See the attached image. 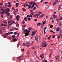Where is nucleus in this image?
<instances>
[{
	"mask_svg": "<svg viewBox=\"0 0 62 62\" xmlns=\"http://www.w3.org/2000/svg\"><path fill=\"white\" fill-rule=\"evenodd\" d=\"M47 45L46 42L45 41H44L43 43L42 46V48H43V47H45Z\"/></svg>",
	"mask_w": 62,
	"mask_h": 62,
	"instance_id": "f257e3e1",
	"label": "nucleus"
},
{
	"mask_svg": "<svg viewBox=\"0 0 62 62\" xmlns=\"http://www.w3.org/2000/svg\"><path fill=\"white\" fill-rule=\"evenodd\" d=\"M35 39L37 41H39V38L38 37V35H36L35 37Z\"/></svg>",
	"mask_w": 62,
	"mask_h": 62,
	"instance_id": "f03ea898",
	"label": "nucleus"
},
{
	"mask_svg": "<svg viewBox=\"0 0 62 62\" xmlns=\"http://www.w3.org/2000/svg\"><path fill=\"white\" fill-rule=\"evenodd\" d=\"M16 19L17 21H19L20 19V16L19 15H17L16 16Z\"/></svg>",
	"mask_w": 62,
	"mask_h": 62,
	"instance_id": "7ed1b4c3",
	"label": "nucleus"
},
{
	"mask_svg": "<svg viewBox=\"0 0 62 62\" xmlns=\"http://www.w3.org/2000/svg\"><path fill=\"white\" fill-rule=\"evenodd\" d=\"M56 60H58L59 61V60H60L59 59V58H60V56H57L56 57Z\"/></svg>",
	"mask_w": 62,
	"mask_h": 62,
	"instance_id": "20e7f679",
	"label": "nucleus"
},
{
	"mask_svg": "<svg viewBox=\"0 0 62 62\" xmlns=\"http://www.w3.org/2000/svg\"><path fill=\"white\" fill-rule=\"evenodd\" d=\"M13 40L14 42H16V41H17V39L16 38H13Z\"/></svg>",
	"mask_w": 62,
	"mask_h": 62,
	"instance_id": "39448f33",
	"label": "nucleus"
},
{
	"mask_svg": "<svg viewBox=\"0 0 62 62\" xmlns=\"http://www.w3.org/2000/svg\"><path fill=\"white\" fill-rule=\"evenodd\" d=\"M6 14L7 15V16H8V17H9V16L10 15V14L8 12H8H6Z\"/></svg>",
	"mask_w": 62,
	"mask_h": 62,
	"instance_id": "423d86ee",
	"label": "nucleus"
},
{
	"mask_svg": "<svg viewBox=\"0 0 62 62\" xmlns=\"http://www.w3.org/2000/svg\"><path fill=\"white\" fill-rule=\"evenodd\" d=\"M46 28H47V27H46L44 28L45 29L44 30V34H46V32H45V31H46Z\"/></svg>",
	"mask_w": 62,
	"mask_h": 62,
	"instance_id": "0eeeda50",
	"label": "nucleus"
},
{
	"mask_svg": "<svg viewBox=\"0 0 62 62\" xmlns=\"http://www.w3.org/2000/svg\"><path fill=\"white\" fill-rule=\"evenodd\" d=\"M45 16V15L43 14V15H41L39 17V18H42V17H43V16Z\"/></svg>",
	"mask_w": 62,
	"mask_h": 62,
	"instance_id": "6e6552de",
	"label": "nucleus"
},
{
	"mask_svg": "<svg viewBox=\"0 0 62 62\" xmlns=\"http://www.w3.org/2000/svg\"><path fill=\"white\" fill-rule=\"evenodd\" d=\"M37 31H32V33H33L34 34V35H36V33H37Z\"/></svg>",
	"mask_w": 62,
	"mask_h": 62,
	"instance_id": "1a4fd4ad",
	"label": "nucleus"
},
{
	"mask_svg": "<svg viewBox=\"0 0 62 62\" xmlns=\"http://www.w3.org/2000/svg\"><path fill=\"white\" fill-rule=\"evenodd\" d=\"M61 5H59L58 6V8L59 10H60V9H61Z\"/></svg>",
	"mask_w": 62,
	"mask_h": 62,
	"instance_id": "9d476101",
	"label": "nucleus"
},
{
	"mask_svg": "<svg viewBox=\"0 0 62 62\" xmlns=\"http://www.w3.org/2000/svg\"><path fill=\"white\" fill-rule=\"evenodd\" d=\"M41 23L39 22V23H38L37 24V26H40V24H41Z\"/></svg>",
	"mask_w": 62,
	"mask_h": 62,
	"instance_id": "9b49d317",
	"label": "nucleus"
},
{
	"mask_svg": "<svg viewBox=\"0 0 62 62\" xmlns=\"http://www.w3.org/2000/svg\"><path fill=\"white\" fill-rule=\"evenodd\" d=\"M29 33L26 32L25 34V36H27L29 35Z\"/></svg>",
	"mask_w": 62,
	"mask_h": 62,
	"instance_id": "f8f14e48",
	"label": "nucleus"
},
{
	"mask_svg": "<svg viewBox=\"0 0 62 62\" xmlns=\"http://www.w3.org/2000/svg\"><path fill=\"white\" fill-rule=\"evenodd\" d=\"M44 26V24H43V23H42L41 26V28H43V26Z\"/></svg>",
	"mask_w": 62,
	"mask_h": 62,
	"instance_id": "ddd939ff",
	"label": "nucleus"
},
{
	"mask_svg": "<svg viewBox=\"0 0 62 62\" xmlns=\"http://www.w3.org/2000/svg\"><path fill=\"white\" fill-rule=\"evenodd\" d=\"M14 35H17V32L16 31L14 32Z\"/></svg>",
	"mask_w": 62,
	"mask_h": 62,
	"instance_id": "4468645a",
	"label": "nucleus"
},
{
	"mask_svg": "<svg viewBox=\"0 0 62 62\" xmlns=\"http://www.w3.org/2000/svg\"><path fill=\"white\" fill-rule=\"evenodd\" d=\"M3 37L4 38H6L7 37V36L6 35H4L3 36Z\"/></svg>",
	"mask_w": 62,
	"mask_h": 62,
	"instance_id": "2eb2a0df",
	"label": "nucleus"
},
{
	"mask_svg": "<svg viewBox=\"0 0 62 62\" xmlns=\"http://www.w3.org/2000/svg\"><path fill=\"white\" fill-rule=\"evenodd\" d=\"M53 16V18L54 19H55V18H57V16H56L55 15Z\"/></svg>",
	"mask_w": 62,
	"mask_h": 62,
	"instance_id": "dca6fc26",
	"label": "nucleus"
},
{
	"mask_svg": "<svg viewBox=\"0 0 62 62\" xmlns=\"http://www.w3.org/2000/svg\"><path fill=\"white\" fill-rule=\"evenodd\" d=\"M59 20H59L58 18H57L56 19V21L58 22Z\"/></svg>",
	"mask_w": 62,
	"mask_h": 62,
	"instance_id": "f3484780",
	"label": "nucleus"
},
{
	"mask_svg": "<svg viewBox=\"0 0 62 62\" xmlns=\"http://www.w3.org/2000/svg\"><path fill=\"white\" fill-rule=\"evenodd\" d=\"M20 36V33H18L17 36H16L17 37H19Z\"/></svg>",
	"mask_w": 62,
	"mask_h": 62,
	"instance_id": "a211bd4d",
	"label": "nucleus"
},
{
	"mask_svg": "<svg viewBox=\"0 0 62 62\" xmlns=\"http://www.w3.org/2000/svg\"><path fill=\"white\" fill-rule=\"evenodd\" d=\"M43 62H47L46 60H45V59H44V60L43 61Z\"/></svg>",
	"mask_w": 62,
	"mask_h": 62,
	"instance_id": "6ab92c4d",
	"label": "nucleus"
},
{
	"mask_svg": "<svg viewBox=\"0 0 62 62\" xmlns=\"http://www.w3.org/2000/svg\"><path fill=\"white\" fill-rule=\"evenodd\" d=\"M36 46H34L32 47V49H35V48H36Z\"/></svg>",
	"mask_w": 62,
	"mask_h": 62,
	"instance_id": "aec40b11",
	"label": "nucleus"
},
{
	"mask_svg": "<svg viewBox=\"0 0 62 62\" xmlns=\"http://www.w3.org/2000/svg\"><path fill=\"white\" fill-rule=\"evenodd\" d=\"M27 19V17H25L24 18V20H25V21H27V19Z\"/></svg>",
	"mask_w": 62,
	"mask_h": 62,
	"instance_id": "412c9836",
	"label": "nucleus"
},
{
	"mask_svg": "<svg viewBox=\"0 0 62 62\" xmlns=\"http://www.w3.org/2000/svg\"><path fill=\"white\" fill-rule=\"evenodd\" d=\"M5 35L7 36H8L9 35V33H5Z\"/></svg>",
	"mask_w": 62,
	"mask_h": 62,
	"instance_id": "4be33fe9",
	"label": "nucleus"
},
{
	"mask_svg": "<svg viewBox=\"0 0 62 62\" xmlns=\"http://www.w3.org/2000/svg\"><path fill=\"white\" fill-rule=\"evenodd\" d=\"M28 7L29 8H31V5H28Z\"/></svg>",
	"mask_w": 62,
	"mask_h": 62,
	"instance_id": "5701e85b",
	"label": "nucleus"
},
{
	"mask_svg": "<svg viewBox=\"0 0 62 62\" xmlns=\"http://www.w3.org/2000/svg\"><path fill=\"white\" fill-rule=\"evenodd\" d=\"M7 26H8V25H6V24H3V26L4 27L6 26V27Z\"/></svg>",
	"mask_w": 62,
	"mask_h": 62,
	"instance_id": "b1692460",
	"label": "nucleus"
},
{
	"mask_svg": "<svg viewBox=\"0 0 62 62\" xmlns=\"http://www.w3.org/2000/svg\"><path fill=\"white\" fill-rule=\"evenodd\" d=\"M56 4V1H55V2H54V3L53 4L54 6V5H55V4Z\"/></svg>",
	"mask_w": 62,
	"mask_h": 62,
	"instance_id": "393cba45",
	"label": "nucleus"
},
{
	"mask_svg": "<svg viewBox=\"0 0 62 62\" xmlns=\"http://www.w3.org/2000/svg\"><path fill=\"white\" fill-rule=\"evenodd\" d=\"M12 37L13 38H15L16 37V36L14 35H13L12 36Z\"/></svg>",
	"mask_w": 62,
	"mask_h": 62,
	"instance_id": "a878e982",
	"label": "nucleus"
},
{
	"mask_svg": "<svg viewBox=\"0 0 62 62\" xmlns=\"http://www.w3.org/2000/svg\"><path fill=\"white\" fill-rule=\"evenodd\" d=\"M4 13H6V11H7V9H5V10H4Z\"/></svg>",
	"mask_w": 62,
	"mask_h": 62,
	"instance_id": "bb28decb",
	"label": "nucleus"
},
{
	"mask_svg": "<svg viewBox=\"0 0 62 62\" xmlns=\"http://www.w3.org/2000/svg\"><path fill=\"white\" fill-rule=\"evenodd\" d=\"M28 19L29 20V21H30L31 20V18L30 17L28 18Z\"/></svg>",
	"mask_w": 62,
	"mask_h": 62,
	"instance_id": "cd10ccee",
	"label": "nucleus"
},
{
	"mask_svg": "<svg viewBox=\"0 0 62 62\" xmlns=\"http://www.w3.org/2000/svg\"><path fill=\"white\" fill-rule=\"evenodd\" d=\"M7 9L8 12H9V11H10V10L9 9V8H7Z\"/></svg>",
	"mask_w": 62,
	"mask_h": 62,
	"instance_id": "c85d7f7f",
	"label": "nucleus"
},
{
	"mask_svg": "<svg viewBox=\"0 0 62 62\" xmlns=\"http://www.w3.org/2000/svg\"><path fill=\"white\" fill-rule=\"evenodd\" d=\"M22 9L24 11H26V9L25 8H23Z\"/></svg>",
	"mask_w": 62,
	"mask_h": 62,
	"instance_id": "c756f323",
	"label": "nucleus"
},
{
	"mask_svg": "<svg viewBox=\"0 0 62 62\" xmlns=\"http://www.w3.org/2000/svg\"><path fill=\"white\" fill-rule=\"evenodd\" d=\"M26 17L27 18H29L30 17V16L29 15H28Z\"/></svg>",
	"mask_w": 62,
	"mask_h": 62,
	"instance_id": "7c9ffc66",
	"label": "nucleus"
},
{
	"mask_svg": "<svg viewBox=\"0 0 62 62\" xmlns=\"http://www.w3.org/2000/svg\"><path fill=\"white\" fill-rule=\"evenodd\" d=\"M26 44H29V45H30V42H27L26 43Z\"/></svg>",
	"mask_w": 62,
	"mask_h": 62,
	"instance_id": "2f4dec72",
	"label": "nucleus"
},
{
	"mask_svg": "<svg viewBox=\"0 0 62 62\" xmlns=\"http://www.w3.org/2000/svg\"><path fill=\"white\" fill-rule=\"evenodd\" d=\"M31 15H34V14H35V13L34 12L31 13Z\"/></svg>",
	"mask_w": 62,
	"mask_h": 62,
	"instance_id": "473e14b6",
	"label": "nucleus"
},
{
	"mask_svg": "<svg viewBox=\"0 0 62 62\" xmlns=\"http://www.w3.org/2000/svg\"><path fill=\"white\" fill-rule=\"evenodd\" d=\"M4 11H3L2 12L1 14H2V15H4Z\"/></svg>",
	"mask_w": 62,
	"mask_h": 62,
	"instance_id": "72a5a7b5",
	"label": "nucleus"
},
{
	"mask_svg": "<svg viewBox=\"0 0 62 62\" xmlns=\"http://www.w3.org/2000/svg\"><path fill=\"white\" fill-rule=\"evenodd\" d=\"M33 3V1H31V3H30V5H32V3Z\"/></svg>",
	"mask_w": 62,
	"mask_h": 62,
	"instance_id": "f704fd0d",
	"label": "nucleus"
},
{
	"mask_svg": "<svg viewBox=\"0 0 62 62\" xmlns=\"http://www.w3.org/2000/svg\"><path fill=\"white\" fill-rule=\"evenodd\" d=\"M11 7V4H9L8 5V7Z\"/></svg>",
	"mask_w": 62,
	"mask_h": 62,
	"instance_id": "c9c22d12",
	"label": "nucleus"
},
{
	"mask_svg": "<svg viewBox=\"0 0 62 62\" xmlns=\"http://www.w3.org/2000/svg\"><path fill=\"white\" fill-rule=\"evenodd\" d=\"M8 4H5V6L7 8V7L8 6Z\"/></svg>",
	"mask_w": 62,
	"mask_h": 62,
	"instance_id": "e433bc0d",
	"label": "nucleus"
},
{
	"mask_svg": "<svg viewBox=\"0 0 62 62\" xmlns=\"http://www.w3.org/2000/svg\"><path fill=\"white\" fill-rule=\"evenodd\" d=\"M50 28H51V27L52 28V27H53V25H50Z\"/></svg>",
	"mask_w": 62,
	"mask_h": 62,
	"instance_id": "4c0bfd02",
	"label": "nucleus"
},
{
	"mask_svg": "<svg viewBox=\"0 0 62 62\" xmlns=\"http://www.w3.org/2000/svg\"><path fill=\"white\" fill-rule=\"evenodd\" d=\"M3 22L4 23H7V22H6L5 20H4Z\"/></svg>",
	"mask_w": 62,
	"mask_h": 62,
	"instance_id": "58836bf2",
	"label": "nucleus"
},
{
	"mask_svg": "<svg viewBox=\"0 0 62 62\" xmlns=\"http://www.w3.org/2000/svg\"><path fill=\"white\" fill-rule=\"evenodd\" d=\"M60 25L61 26H62V22H61V23L60 24Z\"/></svg>",
	"mask_w": 62,
	"mask_h": 62,
	"instance_id": "ea45409f",
	"label": "nucleus"
},
{
	"mask_svg": "<svg viewBox=\"0 0 62 62\" xmlns=\"http://www.w3.org/2000/svg\"><path fill=\"white\" fill-rule=\"evenodd\" d=\"M59 20H62V17H60L59 18Z\"/></svg>",
	"mask_w": 62,
	"mask_h": 62,
	"instance_id": "a19ab883",
	"label": "nucleus"
},
{
	"mask_svg": "<svg viewBox=\"0 0 62 62\" xmlns=\"http://www.w3.org/2000/svg\"><path fill=\"white\" fill-rule=\"evenodd\" d=\"M24 32H27V30L26 29V30L25 29L24 30Z\"/></svg>",
	"mask_w": 62,
	"mask_h": 62,
	"instance_id": "79ce46f5",
	"label": "nucleus"
},
{
	"mask_svg": "<svg viewBox=\"0 0 62 62\" xmlns=\"http://www.w3.org/2000/svg\"><path fill=\"white\" fill-rule=\"evenodd\" d=\"M32 29V27H30L29 28V30H31Z\"/></svg>",
	"mask_w": 62,
	"mask_h": 62,
	"instance_id": "37998d69",
	"label": "nucleus"
},
{
	"mask_svg": "<svg viewBox=\"0 0 62 62\" xmlns=\"http://www.w3.org/2000/svg\"><path fill=\"white\" fill-rule=\"evenodd\" d=\"M12 24V23H11V24H9V26H10Z\"/></svg>",
	"mask_w": 62,
	"mask_h": 62,
	"instance_id": "c03bdc74",
	"label": "nucleus"
},
{
	"mask_svg": "<svg viewBox=\"0 0 62 62\" xmlns=\"http://www.w3.org/2000/svg\"><path fill=\"white\" fill-rule=\"evenodd\" d=\"M23 46H25V45H26V44H25V43H24V42L23 43Z\"/></svg>",
	"mask_w": 62,
	"mask_h": 62,
	"instance_id": "a18cd8bd",
	"label": "nucleus"
},
{
	"mask_svg": "<svg viewBox=\"0 0 62 62\" xmlns=\"http://www.w3.org/2000/svg\"><path fill=\"white\" fill-rule=\"evenodd\" d=\"M36 16H37V18H38V17H39V16H38V14H36Z\"/></svg>",
	"mask_w": 62,
	"mask_h": 62,
	"instance_id": "49530a36",
	"label": "nucleus"
},
{
	"mask_svg": "<svg viewBox=\"0 0 62 62\" xmlns=\"http://www.w3.org/2000/svg\"><path fill=\"white\" fill-rule=\"evenodd\" d=\"M16 5H19V3H16Z\"/></svg>",
	"mask_w": 62,
	"mask_h": 62,
	"instance_id": "de8ad7c7",
	"label": "nucleus"
},
{
	"mask_svg": "<svg viewBox=\"0 0 62 62\" xmlns=\"http://www.w3.org/2000/svg\"><path fill=\"white\" fill-rule=\"evenodd\" d=\"M22 56H20L19 57H18V59H20V58H21V57Z\"/></svg>",
	"mask_w": 62,
	"mask_h": 62,
	"instance_id": "09e8293b",
	"label": "nucleus"
},
{
	"mask_svg": "<svg viewBox=\"0 0 62 62\" xmlns=\"http://www.w3.org/2000/svg\"><path fill=\"white\" fill-rule=\"evenodd\" d=\"M33 17L34 18H35V17H36V16L35 15H33Z\"/></svg>",
	"mask_w": 62,
	"mask_h": 62,
	"instance_id": "8fccbe9b",
	"label": "nucleus"
},
{
	"mask_svg": "<svg viewBox=\"0 0 62 62\" xmlns=\"http://www.w3.org/2000/svg\"><path fill=\"white\" fill-rule=\"evenodd\" d=\"M39 14H42V13L40 12H39Z\"/></svg>",
	"mask_w": 62,
	"mask_h": 62,
	"instance_id": "3c124183",
	"label": "nucleus"
},
{
	"mask_svg": "<svg viewBox=\"0 0 62 62\" xmlns=\"http://www.w3.org/2000/svg\"><path fill=\"white\" fill-rule=\"evenodd\" d=\"M30 16L31 18H32V15H30Z\"/></svg>",
	"mask_w": 62,
	"mask_h": 62,
	"instance_id": "603ef678",
	"label": "nucleus"
},
{
	"mask_svg": "<svg viewBox=\"0 0 62 62\" xmlns=\"http://www.w3.org/2000/svg\"><path fill=\"white\" fill-rule=\"evenodd\" d=\"M23 24H24V23H25V22H24V20H23Z\"/></svg>",
	"mask_w": 62,
	"mask_h": 62,
	"instance_id": "864d4df0",
	"label": "nucleus"
},
{
	"mask_svg": "<svg viewBox=\"0 0 62 62\" xmlns=\"http://www.w3.org/2000/svg\"><path fill=\"white\" fill-rule=\"evenodd\" d=\"M52 55V53H50L49 54V57H51V55Z\"/></svg>",
	"mask_w": 62,
	"mask_h": 62,
	"instance_id": "5fc2aeb1",
	"label": "nucleus"
},
{
	"mask_svg": "<svg viewBox=\"0 0 62 62\" xmlns=\"http://www.w3.org/2000/svg\"><path fill=\"white\" fill-rule=\"evenodd\" d=\"M22 51H24V48H23L22 50Z\"/></svg>",
	"mask_w": 62,
	"mask_h": 62,
	"instance_id": "6e6d98bb",
	"label": "nucleus"
},
{
	"mask_svg": "<svg viewBox=\"0 0 62 62\" xmlns=\"http://www.w3.org/2000/svg\"><path fill=\"white\" fill-rule=\"evenodd\" d=\"M10 31H13V29H10Z\"/></svg>",
	"mask_w": 62,
	"mask_h": 62,
	"instance_id": "4d7b16f0",
	"label": "nucleus"
},
{
	"mask_svg": "<svg viewBox=\"0 0 62 62\" xmlns=\"http://www.w3.org/2000/svg\"><path fill=\"white\" fill-rule=\"evenodd\" d=\"M12 23H14V24L15 23V22L14 21H12Z\"/></svg>",
	"mask_w": 62,
	"mask_h": 62,
	"instance_id": "13d9d810",
	"label": "nucleus"
},
{
	"mask_svg": "<svg viewBox=\"0 0 62 62\" xmlns=\"http://www.w3.org/2000/svg\"><path fill=\"white\" fill-rule=\"evenodd\" d=\"M33 36H34V34H33V33H32V34H31V36H32V37H33Z\"/></svg>",
	"mask_w": 62,
	"mask_h": 62,
	"instance_id": "bf43d9fd",
	"label": "nucleus"
},
{
	"mask_svg": "<svg viewBox=\"0 0 62 62\" xmlns=\"http://www.w3.org/2000/svg\"><path fill=\"white\" fill-rule=\"evenodd\" d=\"M27 57H29V54H27Z\"/></svg>",
	"mask_w": 62,
	"mask_h": 62,
	"instance_id": "052dcab7",
	"label": "nucleus"
},
{
	"mask_svg": "<svg viewBox=\"0 0 62 62\" xmlns=\"http://www.w3.org/2000/svg\"><path fill=\"white\" fill-rule=\"evenodd\" d=\"M19 45H20V44H19V43H18L17 45V46H19Z\"/></svg>",
	"mask_w": 62,
	"mask_h": 62,
	"instance_id": "680f3d73",
	"label": "nucleus"
},
{
	"mask_svg": "<svg viewBox=\"0 0 62 62\" xmlns=\"http://www.w3.org/2000/svg\"><path fill=\"white\" fill-rule=\"evenodd\" d=\"M2 30H0V33H2Z\"/></svg>",
	"mask_w": 62,
	"mask_h": 62,
	"instance_id": "e2e57ef3",
	"label": "nucleus"
},
{
	"mask_svg": "<svg viewBox=\"0 0 62 62\" xmlns=\"http://www.w3.org/2000/svg\"><path fill=\"white\" fill-rule=\"evenodd\" d=\"M36 6L37 8H38V7H39V5H36Z\"/></svg>",
	"mask_w": 62,
	"mask_h": 62,
	"instance_id": "0e129e2a",
	"label": "nucleus"
},
{
	"mask_svg": "<svg viewBox=\"0 0 62 62\" xmlns=\"http://www.w3.org/2000/svg\"><path fill=\"white\" fill-rule=\"evenodd\" d=\"M48 3L47 2H45V4H48Z\"/></svg>",
	"mask_w": 62,
	"mask_h": 62,
	"instance_id": "69168bd1",
	"label": "nucleus"
},
{
	"mask_svg": "<svg viewBox=\"0 0 62 62\" xmlns=\"http://www.w3.org/2000/svg\"><path fill=\"white\" fill-rule=\"evenodd\" d=\"M53 38L54 39V38H55V36H54V35L53 36Z\"/></svg>",
	"mask_w": 62,
	"mask_h": 62,
	"instance_id": "338daca9",
	"label": "nucleus"
},
{
	"mask_svg": "<svg viewBox=\"0 0 62 62\" xmlns=\"http://www.w3.org/2000/svg\"><path fill=\"white\" fill-rule=\"evenodd\" d=\"M30 11H31V12H33V10L31 9L30 10Z\"/></svg>",
	"mask_w": 62,
	"mask_h": 62,
	"instance_id": "774afa93",
	"label": "nucleus"
}]
</instances>
